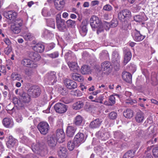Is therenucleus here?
I'll return each instance as SVG.
<instances>
[{
    "mask_svg": "<svg viewBox=\"0 0 158 158\" xmlns=\"http://www.w3.org/2000/svg\"><path fill=\"white\" fill-rule=\"evenodd\" d=\"M19 94L20 97V100L14 98L13 101L16 106L19 109L24 107L26 104L29 103L31 100V98L28 94L22 91L19 92Z\"/></svg>",
    "mask_w": 158,
    "mask_h": 158,
    "instance_id": "obj_1",
    "label": "nucleus"
},
{
    "mask_svg": "<svg viewBox=\"0 0 158 158\" xmlns=\"http://www.w3.org/2000/svg\"><path fill=\"white\" fill-rule=\"evenodd\" d=\"M44 80L46 83L50 85H53L57 81L56 73L55 72H51L46 75Z\"/></svg>",
    "mask_w": 158,
    "mask_h": 158,
    "instance_id": "obj_2",
    "label": "nucleus"
},
{
    "mask_svg": "<svg viewBox=\"0 0 158 158\" xmlns=\"http://www.w3.org/2000/svg\"><path fill=\"white\" fill-rule=\"evenodd\" d=\"M37 128L41 134L46 135L48 132L50 127L48 123L42 122H40Z\"/></svg>",
    "mask_w": 158,
    "mask_h": 158,
    "instance_id": "obj_3",
    "label": "nucleus"
},
{
    "mask_svg": "<svg viewBox=\"0 0 158 158\" xmlns=\"http://www.w3.org/2000/svg\"><path fill=\"white\" fill-rule=\"evenodd\" d=\"M101 69L104 73L108 75L111 73L112 67L110 62L105 61L101 64Z\"/></svg>",
    "mask_w": 158,
    "mask_h": 158,
    "instance_id": "obj_4",
    "label": "nucleus"
},
{
    "mask_svg": "<svg viewBox=\"0 0 158 158\" xmlns=\"http://www.w3.org/2000/svg\"><path fill=\"white\" fill-rule=\"evenodd\" d=\"M28 91L30 94L34 98L38 97L40 94L41 90L40 88L37 85H33L30 87Z\"/></svg>",
    "mask_w": 158,
    "mask_h": 158,
    "instance_id": "obj_5",
    "label": "nucleus"
},
{
    "mask_svg": "<svg viewBox=\"0 0 158 158\" xmlns=\"http://www.w3.org/2000/svg\"><path fill=\"white\" fill-rule=\"evenodd\" d=\"M65 20L61 19L60 17H56L57 27L61 31H64L66 30Z\"/></svg>",
    "mask_w": 158,
    "mask_h": 158,
    "instance_id": "obj_6",
    "label": "nucleus"
},
{
    "mask_svg": "<svg viewBox=\"0 0 158 158\" xmlns=\"http://www.w3.org/2000/svg\"><path fill=\"white\" fill-rule=\"evenodd\" d=\"M89 21L88 19H84L81 23L79 28V32L81 35L84 36H85L87 31L86 26L88 23Z\"/></svg>",
    "mask_w": 158,
    "mask_h": 158,
    "instance_id": "obj_7",
    "label": "nucleus"
},
{
    "mask_svg": "<svg viewBox=\"0 0 158 158\" xmlns=\"http://www.w3.org/2000/svg\"><path fill=\"white\" fill-rule=\"evenodd\" d=\"M21 64L25 67L31 68H35L37 65L32 60L28 58H25L21 61Z\"/></svg>",
    "mask_w": 158,
    "mask_h": 158,
    "instance_id": "obj_8",
    "label": "nucleus"
},
{
    "mask_svg": "<svg viewBox=\"0 0 158 158\" xmlns=\"http://www.w3.org/2000/svg\"><path fill=\"white\" fill-rule=\"evenodd\" d=\"M90 24L93 29L97 28L100 25V22L98 17L92 16L90 18Z\"/></svg>",
    "mask_w": 158,
    "mask_h": 158,
    "instance_id": "obj_9",
    "label": "nucleus"
},
{
    "mask_svg": "<svg viewBox=\"0 0 158 158\" xmlns=\"http://www.w3.org/2000/svg\"><path fill=\"white\" fill-rule=\"evenodd\" d=\"M131 35L134 40L136 42L141 41L145 37V36L141 34L140 32L136 29L132 31Z\"/></svg>",
    "mask_w": 158,
    "mask_h": 158,
    "instance_id": "obj_10",
    "label": "nucleus"
},
{
    "mask_svg": "<svg viewBox=\"0 0 158 158\" xmlns=\"http://www.w3.org/2000/svg\"><path fill=\"white\" fill-rule=\"evenodd\" d=\"M54 108L56 111L59 113H63L65 112L67 109L66 106L61 103H58L56 104Z\"/></svg>",
    "mask_w": 158,
    "mask_h": 158,
    "instance_id": "obj_11",
    "label": "nucleus"
},
{
    "mask_svg": "<svg viewBox=\"0 0 158 158\" xmlns=\"http://www.w3.org/2000/svg\"><path fill=\"white\" fill-rule=\"evenodd\" d=\"M131 16V12L128 10L124 9L119 12L118 14V19L123 21L126 18H130Z\"/></svg>",
    "mask_w": 158,
    "mask_h": 158,
    "instance_id": "obj_12",
    "label": "nucleus"
},
{
    "mask_svg": "<svg viewBox=\"0 0 158 158\" xmlns=\"http://www.w3.org/2000/svg\"><path fill=\"white\" fill-rule=\"evenodd\" d=\"M64 136L65 134L62 129H58L56 130L55 137L59 142H63L64 140Z\"/></svg>",
    "mask_w": 158,
    "mask_h": 158,
    "instance_id": "obj_13",
    "label": "nucleus"
},
{
    "mask_svg": "<svg viewBox=\"0 0 158 158\" xmlns=\"http://www.w3.org/2000/svg\"><path fill=\"white\" fill-rule=\"evenodd\" d=\"M85 135L83 133L78 132L75 136L74 139L75 141L79 145L81 143H84L85 139Z\"/></svg>",
    "mask_w": 158,
    "mask_h": 158,
    "instance_id": "obj_14",
    "label": "nucleus"
},
{
    "mask_svg": "<svg viewBox=\"0 0 158 158\" xmlns=\"http://www.w3.org/2000/svg\"><path fill=\"white\" fill-rule=\"evenodd\" d=\"M64 82L66 87L70 89H74L77 86L76 83L69 79H66L64 80Z\"/></svg>",
    "mask_w": 158,
    "mask_h": 158,
    "instance_id": "obj_15",
    "label": "nucleus"
},
{
    "mask_svg": "<svg viewBox=\"0 0 158 158\" xmlns=\"http://www.w3.org/2000/svg\"><path fill=\"white\" fill-rule=\"evenodd\" d=\"M57 140L56 139L55 135L54 134L48 136L47 138V143L51 148H54L56 145Z\"/></svg>",
    "mask_w": 158,
    "mask_h": 158,
    "instance_id": "obj_16",
    "label": "nucleus"
},
{
    "mask_svg": "<svg viewBox=\"0 0 158 158\" xmlns=\"http://www.w3.org/2000/svg\"><path fill=\"white\" fill-rule=\"evenodd\" d=\"M102 122V118H97L91 121L89 125V128L95 129L98 128Z\"/></svg>",
    "mask_w": 158,
    "mask_h": 158,
    "instance_id": "obj_17",
    "label": "nucleus"
},
{
    "mask_svg": "<svg viewBox=\"0 0 158 158\" xmlns=\"http://www.w3.org/2000/svg\"><path fill=\"white\" fill-rule=\"evenodd\" d=\"M58 154L60 158H66L68 156L67 149L64 146L60 147L58 151Z\"/></svg>",
    "mask_w": 158,
    "mask_h": 158,
    "instance_id": "obj_18",
    "label": "nucleus"
},
{
    "mask_svg": "<svg viewBox=\"0 0 158 158\" xmlns=\"http://www.w3.org/2000/svg\"><path fill=\"white\" fill-rule=\"evenodd\" d=\"M42 147L39 143H33L31 145V148L32 151L37 154L40 153Z\"/></svg>",
    "mask_w": 158,
    "mask_h": 158,
    "instance_id": "obj_19",
    "label": "nucleus"
},
{
    "mask_svg": "<svg viewBox=\"0 0 158 158\" xmlns=\"http://www.w3.org/2000/svg\"><path fill=\"white\" fill-rule=\"evenodd\" d=\"M76 128L74 127L70 126L69 124L67 127L66 130V134L67 136L71 137L73 136L76 131Z\"/></svg>",
    "mask_w": 158,
    "mask_h": 158,
    "instance_id": "obj_20",
    "label": "nucleus"
},
{
    "mask_svg": "<svg viewBox=\"0 0 158 158\" xmlns=\"http://www.w3.org/2000/svg\"><path fill=\"white\" fill-rule=\"evenodd\" d=\"M144 119V115L142 112L140 111L137 112L135 116V119L138 123H142Z\"/></svg>",
    "mask_w": 158,
    "mask_h": 158,
    "instance_id": "obj_21",
    "label": "nucleus"
},
{
    "mask_svg": "<svg viewBox=\"0 0 158 158\" xmlns=\"http://www.w3.org/2000/svg\"><path fill=\"white\" fill-rule=\"evenodd\" d=\"M32 47L34 50L40 53L42 52L44 49V46L41 43H38Z\"/></svg>",
    "mask_w": 158,
    "mask_h": 158,
    "instance_id": "obj_22",
    "label": "nucleus"
},
{
    "mask_svg": "<svg viewBox=\"0 0 158 158\" xmlns=\"http://www.w3.org/2000/svg\"><path fill=\"white\" fill-rule=\"evenodd\" d=\"M17 140L12 136H9V140L6 143L8 148H11L15 146Z\"/></svg>",
    "mask_w": 158,
    "mask_h": 158,
    "instance_id": "obj_23",
    "label": "nucleus"
},
{
    "mask_svg": "<svg viewBox=\"0 0 158 158\" xmlns=\"http://www.w3.org/2000/svg\"><path fill=\"white\" fill-rule=\"evenodd\" d=\"M68 64L71 70L74 72H77L79 69V67L76 62H68Z\"/></svg>",
    "mask_w": 158,
    "mask_h": 158,
    "instance_id": "obj_24",
    "label": "nucleus"
},
{
    "mask_svg": "<svg viewBox=\"0 0 158 158\" xmlns=\"http://www.w3.org/2000/svg\"><path fill=\"white\" fill-rule=\"evenodd\" d=\"M3 125L6 127H11L13 125L12 120L9 118H4L2 121Z\"/></svg>",
    "mask_w": 158,
    "mask_h": 158,
    "instance_id": "obj_25",
    "label": "nucleus"
},
{
    "mask_svg": "<svg viewBox=\"0 0 158 158\" xmlns=\"http://www.w3.org/2000/svg\"><path fill=\"white\" fill-rule=\"evenodd\" d=\"M124 57L123 62L126 65L131 60V54L130 51L127 49L124 51Z\"/></svg>",
    "mask_w": 158,
    "mask_h": 158,
    "instance_id": "obj_26",
    "label": "nucleus"
},
{
    "mask_svg": "<svg viewBox=\"0 0 158 158\" xmlns=\"http://www.w3.org/2000/svg\"><path fill=\"white\" fill-rule=\"evenodd\" d=\"M71 77L73 79L78 82H82L84 81L83 77L76 73H71Z\"/></svg>",
    "mask_w": 158,
    "mask_h": 158,
    "instance_id": "obj_27",
    "label": "nucleus"
},
{
    "mask_svg": "<svg viewBox=\"0 0 158 158\" xmlns=\"http://www.w3.org/2000/svg\"><path fill=\"white\" fill-rule=\"evenodd\" d=\"M122 77L123 80L127 82L130 83L131 81V75L128 72H123Z\"/></svg>",
    "mask_w": 158,
    "mask_h": 158,
    "instance_id": "obj_28",
    "label": "nucleus"
},
{
    "mask_svg": "<svg viewBox=\"0 0 158 158\" xmlns=\"http://www.w3.org/2000/svg\"><path fill=\"white\" fill-rule=\"evenodd\" d=\"M29 57L31 58L32 60L35 61H38L40 58V55L37 53L34 52H31L29 54Z\"/></svg>",
    "mask_w": 158,
    "mask_h": 158,
    "instance_id": "obj_29",
    "label": "nucleus"
},
{
    "mask_svg": "<svg viewBox=\"0 0 158 158\" xmlns=\"http://www.w3.org/2000/svg\"><path fill=\"white\" fill-rule=\"evenodd\" d=\"M79 145L75 141L74 139L73 140L69 141L67 143V146L68 149L70 151H72L75 147H78Z\"/></svg>",
    "mask_w": 158,
    "mask_h": 158,
    "instance_id": "obj_30",
    "label": "nucleus"
},
{
    "mask_svg": "<svg viewBox=\"0 0 158 158\" xmlns=\"http://www.w3.org/2000/svg\"><path fill=\"white\" fill-rule=\"evenodd\" d=\"M107 133H104L102 131H99L96 134V136L99 139L102 140H106L108 137L107 136Z\"/></svg>",
    "mask_w": 158,
    "mask_h": 158,
    "instance_id": "obj_31",
    "label": "nucleus"
},
{
    "mask_svg": "<svg viewBox=\"0 0 158 158\" xmlns=\"http://www.w3.org/2000/svg\"><path fill=\"white\" fill-rule=\"evenodd\" d=\"M81 72L83 74H89L91 73L90 68L87 65H84L81 68Z\"/></svg>",
    "mask_w": 158,
    "mask_h": 158,
    "instance_id": "obj_32",
    "label": "nucleus"
},
{
    "mask_svg": "<svg viewBox=\"0 0 158 158\" xmlns=\"http://www.w3.org/2000/svg\"><path fill=\"white\" fill-rule=\"evenodd\" d=\"M54 3L55 8L58 10H62L64 7L65 4V2H56L54 1Z\"/></svg>",
    "mask_w": 158,
    "mask_h": 158,
    "instance_id": "obj_33",
    "label": "nucleus"
},
{
    "mask_svg": "<svg viewBox=\"0 0 158 158\" xmlns=\"http://www.w3.org/2000/svg\"><path fill=\"white\" fill-rule=\"evenodd\" d=\"M133 111L130 109H127L123 112V115L126 118H131L133 116Z\"/></svg>",
    "mask_w": 158,
    "mask_h": 158,
    "instance_id": "obj_34",
    "label": "nucleus"
},
{
    "mask_svg": "<svg viewBox=\"0 0 158 158\" xmlns=\"http://www.w3.org/2000/svg\"><path fill=\"white\" fill-rule=\"evenodd\" d=\"M11 78L13 81H20L22 79L21 75L17 73H13L11 75Z\"/></svg>",
    "mask_w": 158,
    "mask_h": 158,
    "instance_id": "obj_35",
    "label": "nucleus"
},
{
    "mask_svg": "<svg viewBox=\"0 0 158 158\" xmlns=\"http://www.w3.org/2000/svg\"><path fill=\"white\" fill-rule=\"evenodd\" d=\"M120 57L118 53L116 51H114L112 54V62H115L116 61H120Z\"/></svg>",
    "mask_w": 158,
    "mask_h": 158,
    "instance_id": "obj_36",
    "label": "nucleus"
},
{
    "mask_svg": "<svg viewBox=\"0 0 158 158\" xmlns=\"http://www.w3.org/2000/svg\"><path fill=\"white\" fill-rule=\"evenodd\" d=\"M134 20L135 21L137 22H141L142 21H144L146 20V16L144 15V16L137 15L135 16L134 17Z\"/></svg>",
    "mask_w": 158,
    "mask_h": 158,
    "instance_id": "obj_37",
    "label": "nucleus"
},
{
    "mask_svg": "<svg viewBox=\"0 0 158 158\" xmlns=\"http://www.w3.org/2000/svg\"><path fill=\"white\" fill-rule=\"evenodd\" d=\"M11 29L13 33L17 34L20 32L21 28L13 24L11 26Z\"/></svg>",
    "mask_w": 158,
    "mask_h": 158,
    "instance_id": "obj_38",
    "label": "nucleus"
},
{
    "mask_svg": "<svg viewBox=\"0 0 158 158\" xmlns=\"http://www.w3.org/2000/svg\"><path fill=\"white\" fill-rule=\"evenodd\" d=\"M34 68H31V69H26L24 70L25 74L28 77H31L33 75L35 70Z\"/></svg>",
    "mask_w": 158,
    "mask_h": 158,
    "instance_id": "obj_39",
    "label": "nucleus"
},
{
    "mask_svg": "<svg viewBox=\"0 0 158 158\" xmlns=\"http://www.w3.org/2000/svg\"><path fill=\"white\" fill-rule=\"evenodd\" d=\"M83 105L84 104L82 102H77L73 104V108L76 110L80 109L83 106Z\"/></svg>",
    "mask_w": 158,
    "mask_h": 158,
    "instance_id": "obj_40",
    "label": "nucleus"
},
{
    "mask_svg": "<svg viewBox=\"0 0 158 158\" xmlns=\"http://www.w3.org/2000/svg\"><path fill=\"white\" fill-rule=\"evenodd\" d=\"M23 37L24 39L27 41L31 40L34 38V36L32 34L30 33H25L23 34Z\"/></svg>",
    "mask_w": 158,
    "mask_h": 158,
    "instance_id": "obj_41",
    "label": "nucleus"
},
{
    "mask_svg": "<svg viewBox=\"0 0 158 158\" xmlns=\"http://www.w3.org/2000/svg\"><path fill=\"white\" fill-rule=\"evenodd\" d=\"M82 122V117L78 115L77 116L75 119L74 121V124L76 125H80Z\"/></svg>",
    "mask_w": 158,
    "mask_h": 158,
    "instance_id": "obj_42",
    "label": "nucleus"
},
{
    "mask_svg": "<svg viewBox=\"0 0 158 158\" xmlns=\"http://www.w3.org/2000/svg\"><path fill=\"white\" fill-rule=\"evenodd\" d=\"M114 138L119 140V139H122L123 138V134L120 131H117L114 133Z\"/></svg>",
    "mask_w": 158,
    "mask_h": 158,
    "instance_id": "obj_43",
    "label": "nucleus"
},
{
    "mask_svg": "<svg viewBox=\"0 0 158 158\" xmlns=\"http://www.w3.org/2000/svg\"><path fill=\"white\" fill-rule=\"evenodd\" d=\"M135 153L134 152H132L131 150L129 151L124 155L123 158H132L134 156Z\"/></svg>",
    "mask_w": 158,
    "mask_h": 158,
    "instance_id": "obj_44",
    "label": "nucleus"
},
{
    "mask_svg": "<svg viewBox=\"0 0 158 158\" xmlns=\"http://www.w3.org/2000/svg\"><path fill=\"white\" fill-rule=\"evenodd\" d=\"M14 24L21 28L23 24V20L20 18H18L15 20Z\"/></svg>",
    "mask_w": 158,
    "mask_h": 158,
    "instance_id": "obj_45",
    "label": "nucleus"
},
{
    "mask_svg": "<svg viewBox=\"0 0 158 158\" xmlns=\"http://www.w3.org/2000/svg\"><path fill=\"white\" fill-rule=\"evenodd\" d=\"M114 146L117 148H119L118 150H120L123 146L122 142L119 140H115L114 141Z\"/></svg>",
    "mask_w": 158,
    "mask_h": 158,
    "instance_id": "obj_46",
    "label": "nucleus"
},
{
    "mask_svg": "<svg viewBox=\"0 0 158 158\" xmlns=\"http://www.w3.org/2000/svg\"><path fill=\"white\" fill-rule=\"evenodd\" d=\"M42 14L44 17H47L50 15V12L45 8H44L42 10Z\"/></svg>",
    "mask_w": 158,
    "mask_h": 158,
    "instance_id": "obj_47",
    "label": "nucleus"
},
{
    "mask_svg": "<svg viewBox=\"0 0 158 158\" xmlns=\"http://www.w3.org/2000/svg\"><path fill=\"white\" fill-rule=\"evenodd\" d=\"M59 53L58 52H55L51 54H47V56L51 58H55L59 56Z\"/></svg>",
    "mask_w": 158,
    "mask_h": 158,
    "instance_id": "obj_48",
    "label": "nucleus"
},
{
    "mask_svg": "<svg viewBox=\"0 0 158 158\" xmlns=\"http://www.w3.org/2000/svg\"><path fill=\"white\" fill-rule=\"evenodd\" d=\"M47 24L48 26L53 28H55V23L54 19H48L47 21Z\"/></svg>",
    "mask_w": 158,
    "mask_h": 158,
    "instance_id": "obj_49",
    "label": "nucleus"
},
{
    "mask_svg": "<svg viewBox=\"0 0 158 158\" xmlns=\"http://www.w3.org/2000/svg\"><path fill=\"white\" fill-rule=\"evenodd\" d=\"M66 24L69 27H72L75 26L76 25V22L71 19H69L67 21Z\"/></svg>",
    "mask_w": 158,
    "mask_h": 158,
    "instance_id": "obj_50",
    "label": "nucleus"
},
{
    "mask_svg": "<svg viewBox=\"0 0 158 158\" xmlns=\"http://www.w3.org/2000/svg\"><path fill=\"white\" fill-rule=\"evenodd\" d=\"M12 51V49L11 46H8L5 48L4 50V53L7 55H8Z\"/></svg>",
    "mask_w": 158,
    "mask_h": 158,
    "instance_id": "obj_51",
    "label": "nucleus"
},
{
    "mask_svg": "<svg viewBox=\"0 0 158 158\" xmlns=\"http://www.w3.org/2000/svg\"><path fill=\"white\" fill-rule=\"evenodd\" d=\"M110 23L111 27H115L117 26L118 22L117 19H113L111 21Z\"/></svg>",
    "mask_w": 158,
    "mask_h": 158,
    "instance_id": "obj_52",
    "label": "nucleus"
},
{
    "mask_svg": "<svg viewBox=\"0 0 158 158\" xmlns=\"http://www.w3.org/2000/svg\"><path fill=\"white\" fill-rule=\"evenodd\" d=\"M112 7L109 4H107L103 6V9L105 11H110L113 10Z\"/></svg>",
    "mask_w": 158,
    "mask_h": 158,
    "instance_id": "obj_53",
    "label": "nucleus"
},
{
    "mask_svg": "<svg viewBox=\"0 0 158 158\" xmlns=\"http://www.w3.org/2000/svg\"><path fill=\"white\" fill-rule=\"evenodd\" d=\"M12 11V10L4 11L3 15L6 18L9 20L11 15Z\"/></svg>",
    "mask_w": 158,
    "mask_h": 158,
    "instance_id": "obj_54",
    "label": "nucleus"
},
{
    "mask_svg": "<svg viewBox=\"0 0 158 158\" xmlns=\"http://www.w3.org/2000/svg\"><path fill=\"white\" fill-rule=\"evenodd\" d=\"M109 101L110 106H112L115 103V98L113 95L110 96L109 98Z\"/></svg>",
    "mask_w": 158,
    "mask_h": 158,
    "instance_id": "obj_55",
    "label": "nucleus"
},
{
    "mask_svg": "<svg viewBox=\"0 0 158 158\" xmlns=\"http://www.w3.org/2000/svg\"><path fill=\"white\" fill-rule=\"evenodd\" d=\"M117 116V113L114 111L110 112L109 115V118L110 119H116Z\"/></svg>",
    "mask_w": 158,
    "mask_h": 158,
    "instance_id": "obj_56",
    "label": "nucleus"
},
{
    "mask_svg": "<svg viewBox=\"0 0 158 158\" xmlns=\"http://www.w3.org/2000/svg\"><path fill=\"white\" fill-rule=\"evenodd\" d=\"M100 56L101 58L106 59L109 57V54L106 51L102 52Z\"/></svg>",
    "mask_w": 158,
    "mask_h": 158,
    "instance_id": "obj_57",
    "label": "nucleus"
},
{
    "mask_svg": "<svg viewBox=\"0 0 158 158\" xmlns=\"http://www.w3.org/2000/svg\"><path fill=\"white\" fill-rule=\"evenodd\" d=\"M17 15V13L14 11H12L11 15L10 17V18L9 19V20L11 21V22L13 21L16 18Z\"/></svg>",
    "mask_w": 158,
    "mask_h": 158,
    "instance_id": "obj_58",
    "label": "nucleus"
},
{
    "mask_svg": "<svg viewBox=\"0 0 158 158\" xmlns=\"http://www.w3.org/2000/svg\"><path fill=\"white\" fill-rule=\"evenodd\" d=\"M112 62L113 63L114 69L116 70H118L120 67L119 64L120 61H119L118 62L116 61V62Z\"/></svg>",
    "mask_w": 158,
    "mask_h": 158,
    "instance_id": "obj_59",
    "label": "nucleus"
},
{
    "mask_svg": "<svg viewBox=\"0 0 158 158\" xmlns=\"http://www.w3.org/2000/svg\"><path fill=\"white\" fill-rule=\"evenodd\" d=\"M71 94L73 95L76 96H80L81 95V92L78 89L72 91Z\"/></svg>",
    "mask_w": 158,
    "mask_h": 158,
    "instance_id": "obj_60",
    "label": "nucleus"
},
{
    "mask_svg": "<svg viewBox=\"0 0 158 158\" xmlns=\"http://www.w3.org/2000/svg\"><path fill=\"white\" fill-rule=\"evenodd\" d=\"M153 155L155 157H158V148H154L152 150Z\"/></svg>",
    "mask_w": 158,
    "mask_h": 158,
    "instance_id": "obj_61",
    "label": "nucleus"
},
{
    "mask_svg": "<svg viewBox=\"0 0 158 158\" xmlns=\"http://www.w3.org/2000/svg\"><path fill=\"white\" fill-rule=\"evenodd\" d=\"M103 27L106 30H108L111 27L110 23L106 22L104 24Z\"/></svg>",
    "mask_w": 158,
    "mask_h": 158,
    "instance_id": "obj_62",
    "label": "nucleus"
},
{
    "mask_svg": "<svg viewBox=\"0 0 158 158\" xmlns=\"http://www.w3.org/2000/svg\"><path fill=\"white\" fill-rule=\"evenodd\" d=\"M50 33L49 31L47 30H45L42 33V36L44 37H48V35H50Z\"/></svg>",
    "mask_w": 158,
    "mask_h": 158,
    "instance_id": "obj_63",
    "label": "nucleus"
},
{
    "mask_svg": "<svg viewBox=\"0 0 158 158\" xmlns=\"http://www.w3.org/2000/svg\"><path fill=\"white\" fill-rule=\"evenodd\" d=\"M136 100H127L126 102V103L131 105H133L134 103H136Z\"/></svg>",
    "mask_w": 158,
    "mask_h": 158,
    "instance_id": "obj_64",
    "label": "nucleus"
}]
</instances>
